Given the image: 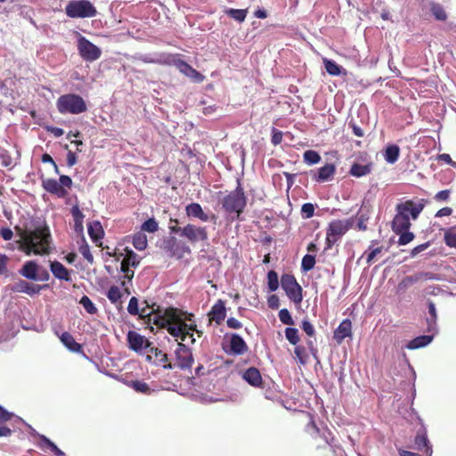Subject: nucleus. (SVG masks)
Segmentation results:
<instances>
[{
	"label": "nucleus",
	"mask_w": 456,
	"mask_h": 456,
	"mask_svg": "<svg viewBox=\"0 0 456 456\" xmlns=\"http://www.w3.org/2000/svg\"><path fill=\"white\" fill-rule=\"evenodd\" d=\"M151 308V311L148 308H143L141 314L142 318H147V323L166 328L171 336L179 338L182 341H185L189 338L191 343L193 344L195 338L192 331H197L199 336L202 333L196 330V324H187L182 317V313L176 308L162 309L155 303L152 304Z\"/></svg>",
	"instance_id": "f257e3e1"
},
{
	"label": "nucleus",
	"mask_w": 456,
	"mask_h": 456,
	"mask_svg": "<svg viewBox=\"0 0 456 456\" xmlns=\"http://www.w3.org/2000/svg\"><path fill=\"white\" fill-rule=\"evenodd\" d=\"M18 248L27 256L50 253L51 233L48 226H37L33 230H20Z\"/></svg>",
	"instance_id": "f03ea898"
},
{
	"label": "nucleus",
	"mask_w": 456,
	"mask_h": 456,
	"mask_svg": "<svg viewBox=\"0 0 456 456\" xmlns=\"http://www.w3.org/2000/svg\"><path fill=\"white\" fill-rule=\"evenodd\" d=\"M427 202V200L419 199L416 202L411 200H408L397 204L395 207L396 214L392 221L393 232L410 230L411 225L410 216L412 220H416L424 209Z\"/></svg>",
	"instance_id": "7ed1b4c3"
},
{
	"label": "nucleus",
	"mask_w": 456,
	"mask_h": 456,
	"mask_svg": "<svg viewBox=\"0 0 456 456\" xmlns=\"http://www.w3.org/2000/svg\"><path fill=\"white\" fill-rule=\"evenodd\" d=\"M144 62L149 63H159L163 65H173L175 66L182 74L191 78L192 81L196 83L203 82L205 79V76L200 72L192 68L190 64H188L185 61L177 57V55L169 54L165 57L163 60H148L147 58L143 59Z\"/></svg>",
	"instance_id": "20e7f679"
},
{
	"label": "nucleus",
	"mask_w": 456,
	"mask_h": 456,
	"mask_svg": "<svg viewBox=\"0 0 456 456\" xmlns=\"http://www.w3.org/2000/svg\"><path fill=\"white\" fill-rule=\"evenodd\" d=\"M221 203L226 213L236 214V218L240 219L247 204V198L240 182L234 191L223 198Z\"/></svg>",
	"instance_id": "39448f33"
},
{
	"label": "nucleus",
	"mask_w": 456,
	"mask_h": 456,
	"mask_svg": "<svg viewBox=\"0 0 456 456\" xmlns=\"http://www.w3.org/2000/svg\"><path fill=\"white\" fill-rule=\"evenodd\" d=\"M56 107L61 114L78 115L87 110V106L83 99L76 94L61 95L56 101Z\"/></svg>",
	"instance_id": "423d86ee"
},
{
	"label": "nucleus",
	"mask_w": 456,
	"mask_h": 456,
	"mask_svg": "<svg viewBox=\"0 0 456 456\" xmlns=\"http://www.w3.org/2000/svg\"><path fill=\"white\" fill-rule=\"evenodd\" d=\"M65 12L69 18H91L97 14L93 4L88 0H72L65 7Z\"/></svg>",
	"instance_id": "0eeeda50"
},
{
	"label": "nucleus",
	"mask_w": 456,
	"mask_h": 456,
	"mask_svg": "<svg viewBox=\"0 0 456 456\" xmlns=\"http://www.w3.org/2000/svg\"><path fill=\"white\" fill-rule=\"evenodd\" d=\"M353 221L333 220L330 223L326 232L325 249H330L332 246L352 227Z\"/></svg>",
	"instance_id": "6e6552de"
},
{
	"label": "nucleus",
	"mask_w": 456,
	"mask_h": 456,
	"mask_svg": "<svg viewBox=\"0 0 456 456\" xmlns=\"http://www.w3.org/2000/svg\"><path fill=\"white\" fill-rule=\"evenodd\" d=\"M281 286L290 301L295 305L301 304L303 300V289L293 274H282L281 277Z\"/></svg>",
	"instance_id": "1a4fd4ad"
},
{
	"label": "nucleus",
	"mask_w": 456,
	"mask_h": 456,
	"mask_svg": "<svg viewBox=\"0 0 456 456\" xmlns=\"http://www.w3.org/2000/svg\"><path fill=\"white\" fill-rule=\"evenodd\" d=\"M42 185L47 192L62 199L68 195L66 188H71L72 180L69 175H60L59 182L53 178H48L43 180Z\"/></svg>",
	"instance_id": "9d476101"
},
{
	"label": "nucleus",
	"mask_w": 456,
	"mask_h": 456,
	"mask_svg": "<svg viewBox=\"0 0 456 456\" xmlns=\"http://www.w3.org/2000/svg\"><path fill=\"white\" fill-rule=\"evenodd\" d=\"M19 273L22 277L30 281H47L50 280V273L48 271L33 260L25 262L19 270Z\"/></svg>",
	"instance_id": "9b49d317"
},
{
	"label": "nucleus",
	"mask_w": 456,
	"mask_h": 456,
	"mask_svg": "<svg viewBox=\"0 0 456 456\" xmlns=\"http://www.w3.org/2000/svg\"><path fill=\"white\" fill-rule=\"evenodd\" d=\"M77 50L81 58L86 61H94L102 54V51L97 45L82 36L77 40Z\"/></svg>",
	"instance_id": "f8f14e48"
},
{
	"label": "nucleus",
	"mask_w": 456,
	"mask_h": 456,
	"mask_svg": "<svg viewBox=\"0 0 456 456\" xmlns=\"http://www.w3.org/2000/svg\"><path fill=\"white\" fill-rule=\"evenodd\" d=\"M183 237L191 244L199 241H206L208 239V232L206 226H198L193 224H187L183 227Z\"/></svg>",
	"instance_id": "ddd939ff"
},
{
	"label": "nucleus",
	"mask_w": 456,
	"mask_h": 456,
	"mask_svg": "<svg viewBox=\"0 0 456 456\" xmlns=\"http://www.w3.org/2000/svg\"><path fill=\"white\" fill-rule=\"evenodd\" d=\"M176 363L175 366L182 370L191 369L194 362L191 349L182 342L177 344V348L175 351Z\"/></svg>",
	"instance_id": "4468645a"
},
{
	"label": "nucleus",
	"mask_w": 456,
	"mask_h": 456,
	"mask_svg": "<svg viewBox=\"0 0 456 456\" xmlns=\"http://www.w3.org/2000/svg\"><path fill=\"white\" fill-rule=\"evenodd\" d=\"M162 248L170 257H183V252L190 253L187 246H181L175 237H169L163 241Z\"/></svg>",
	"instance_id": "2eb2a0df"
},
{
	"label": "nucleus",
	"mask_w": 456,
	"mask_h": 456,
	"mask_svg": "<svg viewBox=\"0 0 456 456\" xmlns=\"http://www.w3.org/2000/svg\"><path fill=\"white\" fill-rule=\"evenodd\" d=\"M125 250L126 256L121 262L120 270L125 273V278L131 281L134 277V272L130 270L129 267H136L140 263V258L133 250L128 249L127 248Z\"/></svg>",
	"instance_id": "dca6fc26"
},
{
	"label": "nucleus",
	"mask_w": 456,
	"mask_h": 456,
	"mask_svg": "<svg viewBox=\"0 0 456 456\" xmlns=\"http://www.w3.org/2000/svg\"><path fill=\"white\" fill-rule=\"evenodd\" d=\"M47 287V285L41 286L20 279L11 286V290L15 293H26L29 296H33L39 294L43 289Z\"/></svg>",
	"instance_id": "f3484780"
},
{
	"label": "nucleus",
	"mask_w": 456,
	"mask_h": 456,
	"mask_svg": "<svg viewBox=\"0 0 456 456\" xmlns=\"http://www.w3.org/2000/svg\"><path fill=\"white\" fill-rule=\"evenodd\" d=\"M127 343L129 348L138 352L143 348H149L151 346V343L148 341L143 336L136 331L129 330L127 333Z\"/></svg>",
	"instance_id": "a211bd4d"
},
{
	"label": "nucleus",
	"mask_w": 456,
	"mask_h": 456,
	"mask_svg": "<svg viewBox=\"0 0 456 456\" xmlns=\"http://www.w3.org/2000/svg\"><path fill=\"white\" fill-rule=\"evenodd\" d=\"M185 213L188 217L198 218L202 222H208L209 220L215 221L216 219V215L212 214L211 216H208L203 211L200 204L196 202L188 204L185 207Z\"/></svg>",
	"instance_id": "6ab92c4d"
},
{
	"label": "nucleus",
	"mask_w": 456,
	"mask_h": 456,
	"mask_svg": "<svg viewBox=\"0 0 456 456\" xmlns=\"http://www.w3.org/2000/svg\"><path fill=\"white\" fill-rule=\"evenodd\" d=\"M336 173V167L334 164L327 163L320 167L317 172L312 175L314 181L317 183H324L333 179Z\"/></svg>",
	"instance_id": "aec40b11"
},
{
	"label": "nucleus",
	"mask_w": 456,
	"mask_h": 456,
	"mask_svg": "<svg viewBox=\"0 0 456 456\" xmlns=\"http://www.w3.org/2000/svg\"><path fill=\"white\" fill-rule=\"evenodd\" d=\"M308 428H311L313 429L314 434H312V436L314 438L319 436L324 442L323 444H318V446H317L318 448H325L327 445H331L332 444L333 440H334V436H333L332 433L330 432V430H329L328 428H324V429L321 430L317 427V425L315 424V422L314 420H312L308 424Z\"/></svg>",
	"instance_id": "412c9836"
},
{
	"label": "nucleus",
	"mask_w": 456,
	"mask_h": 456,
	"mask_svg": "<svg viewBox=\"0 0 456 456\" xmlns=\"http://www.w3.org/2000/svg\"><path fill=\"white\" fill-rule=\"evenodd\" d=\"M209 320L215 322L217 325H220L226 317V308L224 301L219 299L211 307L208 313Z\"/></svg>",
	"instance_id": "4be33fe9"
},
{
	"label": "nucleus",
	"mask_w": 456,
	"mask_h": 456,
	"mask_svg": "<svg viewBox=\"0 0 456 456\" xmlns=\"http://www.w3.org/2000/svg\"><path fill=\"white\" fill-rule=\"evenodd\" d=\"M352 336V322L349 319L343 320L338 327L334 331L333 338L338 344H341L342 341Z\"/></svg>",
	"instance_id": "5701e85b"
},
{
	"label": "nucleus",
	"mask_w": 456,
	"mask_h": 456,
	"mask_svg": "<svg viewBox=\"0 0 456 456\" xmlns=\"http://www.w3.org/2000/svg\"><path fill=\"white\" fill-rule=\"evenodd\" d=\"M248 350L244 339L238 334H232L230 338V353L241 355Z\"/></svg>",
	"instance_id": "b1692460"
},
{
	"label": "nucleus",
	"mask_w": 456,
	"mask_h": 456,
	"mask_svg": "<svg viewBox=\"0 0 456 456\" xmlns=\"http://www.w3.org/2000/svg\"><path fill=\"white\" fill-rule=\"evenodd\" d=\"M433 273L428 272H420L418 273H415L414 275L411 276H405L401 282L399 283L400 289H407L412 284L419 281H426V280H431L433 279Z\"/></svg>",
	"instance_id": "393cba45"
},
{
	"label": "nucleus",
	"mask_w": 456,
	"mask_h": 456,
	"mask_svg": "<svg viewBox=\"0 0 456 456\" xmlns=\"http://www.w3.org/2000/svg\"><path fill=\"white\" fill-rule=\"evenodd\" d=\"M414 444L417 450L424 452L427 456H431L432 447L429 444V441L425 431L418 432L414 439Z\"/></svg>",
	"instance_id": "a878e982"
},
{
	"label": "nucleus",
	"mask_w": 456,
	"mask_h": 456,
	"mask_svg": "<svg viewBox=\"0 0 456 456\" xmlns=\"http://www.w3.org/2000/svg\"><path fill=\"white\" fill-rule=\"evenodd\" d=\"M50 270L53 276L61 281H69V271L59 261L50 262Z\"/></svg>",
	"instance_id": "bb28decb"
},
{
	"label": "nucleus",
	"mask_w": 456,
	"mask_h": 456,
	"mask_svg": "<svg viewBox=\"0 0 456 456\" xmlns=\"http://www.w3.org/2000/svg\"><path fill=\"white\" fill-rule=\"evenodd\" d=\"M149 352L154 355L156 364L161 365L166 370L174 369L175 365L169 362L167 354L162 350L155 346H151Z\"/></svg>",
	"instance_id": "cd10ccee"
},
{
	"label": "nucleus",
	"mask_w": 456,
	"mask_h": 456,
	"mask_svg": "<svg viewBox=\"0 0 456 456\" xmlns=\"http://www.w3.org/2000/svg\"><path fill=\"white\" fill-rule=\"evenodd\" d=\"M243 379L251 386L261 387L263 385L262 376L260 371L255 368H248L243 374Z\"/></svg>",
	"instance_id": "c85d7f7f"
},
{
	"label": "nucleus",
	"mask_w": 456,
	"mask_h": 456,
	"mask_svg": "<svg viewBox=\"0 0 456 456\" xmlns=\"http://www.w3.org/2000/svg\"><path fill=\"white\" fill-rule=\"evenodd\" d=\"M60 339L62 342V344L71 352L78 353L82 351V346L76 342L73 336L64 331L61 336Z\"/></svg>",
	"instance_id": "c756f323"
},
{
	"label": "nucleus",
	"mask_w": 456,
	"mask_h": 456,
	"mask_svg": "<svg viewBox=\"0 0 456 456\" xmlns=\"http://www.w3.org/2000/svg\"><path fill=\"white\" fill-rule=\"evenodd\" d=\"M324 67L326 71L331 76H339L347 74L346 70L344 69L341 66L337 64L334 61L329 60L327 58L322 59Z\"/></svg>",
	"instance_id": "7c9ffc66"
},
{
	"label": "nucleus",
	"mask_w": 456,
	"mask_h": 456,
	"mask_svg": "<svg viewBox=\"0 0 456 456\" xmlns=\"http://www.w3.org/2000/svg\"><path fill=\"white\" fill-rule=\"evenodd\" d=\"M70 212H71V215H72V217L74 220V230L77 232H82L84 230V225H83L84 217H85L84 214L79 209L78 205H74L71 208Z\"/></svg>",
	"instance_id": "2f4dec72"
},
{
	"label": "nucleus",
	"mask_w": 456,
	"mask_h": 456,
	"mask_svg": "<svg viewBox=\"0 0 456 456\" xmlns=\"http://www.w3.org/2000/svg\"><path fill=\"white\" fill-rule=\"evenodd\" d=\"M88 234L94 242H98L102 239L104 232L102 224L98 221H94L88 224Z\"/></svg>",
	"instance_id": "473e14b6"
},
{
	"label": "nucleus",
	"mask_w": 456,
	"mask_h": 456,
	"mask_svg": "<svg viewBox=\"0 0 456 456\" xmlns=\"http://www.w3.org/2000/svg\"><path fill=\"white\" fill-rule=\"evenodd\" d=\"M372 164L361 165L354 163L350 168L349 174L354 177H362L371 172Z\"/></svg>",
	"instance_id": "72a5a7b5"
},
{
	"label": "nucleus",
	"mask_w": 456,
	"mask_h": 456,
	"mask_svg": "<svg viewBox=\"0 0 456 456\" xmlns=\"http://www.w3.org/2000/svg\"><path fill=\"white\" fill-rule=\"evenodd\" d=\"M432 339H433V336H428V335L419 336V337L411 339L408 343L407 348L413 350V349H418V348L426 346L432 341Z\"/></svg>",
	"instance_id": "f704fd0d"
},
{
	"label": "nucleus",
	"mask_w": 456,
	"mask_h": 456,
	"mask_svg": "<svg viewBox=\"0 0 456 456\" xmlns=\"http://www.w3.org/2000/svg\"><path fill=\"white\" fill-rule=\"evenodd\" d=\"M146 304V306L145 307H142L141 310H139V307H138V299L135 297H132L129 300V303H128V305H127V311L130 314L132 315H137L139 314V316L142 319V317L141 316V314H142V310L143 308H148L149 311L151 310V306L152 305H149L147 303V301L144 302ZM143 320H145V322H147V318H143Z\"/></svg>",
	"instance_id": "c9c22d12"
},
{
	"label": "nucleus",
	"mask_w": 456,
	"mask_h": 456,
	"mask_svg": "<svg viewBox=\"0 0 456 456\" xmlns=\"http://www.w3.org/2000/svg\"><path fill=\"white\" fill-rule=\"evenodd\" d=\"M400 155V148L396 144L388 145L385 151V159L387 163L394 164Z\"/></svg>",
	"instance_id": "e433bc0d"
},
{
	"label": "nucleus",
	"mask_w": 456,
	"mask_h": 456,
	"mask_svg": "<svg viewBox=\"0 0 456 456\" xmlns=\"http://www.w3.org/2000/svg\"><path fill=\"white\" fill-rule=\"evenodd\" d=\"M444 241L449 248H456V225L444 229Z\"/></svg>",
	"instance_id": "4c0bfd02"
},
{
	"label": "nucleus",
	"mask_w": 456,
	"mask_h": 456,
	"mask_svg": "<svg viewBox=\"0 0 456 456\" xmlns=\"http://www.w3.org/2000/svg\"><path fill=\"white\" fill-rule=\"evenodd\" d=\"M375 243H377V241L372 240L371 245L369 247L368 250L365 251L362 256V257L366 256V262L368 265H370L375 261L376 256L383 250V247L373 248Z\"/></svg>",
	"instance_id": "58836bf2"
},
{
	"label": "nucleus",
	"mask_w": 456,
	"mask_h": 456,
	"mask_svg": "<svg viewBox=\"0 0 456 456\" xmlns=\"http://www.w3.org/2000/svg\"><path fill=\"white\" fill-rule=\"evenodd\" d=\"M147 245H148V240H147V237L144 232L140 231L134 234L133 246L137 250H140V251L144 250L147 248Z\"/></svg>",
	"instance_id": "ea45409f"
},
{
	"label": "nucleus",
	"mask_w": 456,
	"mask_h": 456,
	"mask_svg": "<svg viewBox=\"0 0 456 456\" xmlns=\"http://www.w3.org/2000/svg\"><path fill=\"white\" fill-rule=\"evenodd\" d=\"M40 445L41 447L46 446L48 449H50L56 456H66L65 453L57 447V445L52 442L48 437L45 436H40Z\"/></svg>",
	"instance_id": "a19ab883"
},
{
	"label": "nucleus",
	"mask_w": 456,
	"mask_h": 456,
	"mask_svg": "<svg viewBox=\"0 0 456 456\" xmlns=\"http://www.w3.org/2000/svg\"><path fill=\"white\" fill-rule=\"evenodd\" d=\"M40 445L41 447L46 446L48 449H50L56 456H66L65 453L57 447V445L52 442L48 437L45 436H40Z\"/></svg>",
	"instance_id": "79ce46f5"
},
{
	"label": "nucleus",
	"mask_w": 456,
	"mask_h": 456,
	"mask_svg": "<svg viewBox=\"0 0 456 456\" xmlns=\"http://www.w3.org/2000/svg\"><path fill=\"white\" fill-rule=\"evenodd\" d=\"M40 445L41 447L46 446L48 449H50L56 456H66L65 453L57 447V445L52 442L48 437L45 436H40Z\"/></svg>",
	"instance_id": "37998d69"
},
{
	"label": "nucleus",
	"mask_w": 456,
	"mask_h": 456,
	"mask_svg": "<svg viewBox=\"0 0 456 456\" xmlns=\"http://www.w3.org/2000/svg\"><path fill=\"white\" fill-rule=\"evenodd\" d=\"M430 11L437 20L444 21L447 20V13L440 4L431 3Z\"/></svg>",
	"instance_id": "c03bdc74"
},
{
	"label": "nucleus",
	"mask_w": 456,
	"mask_h": 456,
	"mask_svg": "<svg viewBox=\"0 0 456 456\" xmlns=\"http://www.w3.org/2000/svg\"><path fill=\"white\" fill-rule=\"evenodd\" d=\"M230 18L239 22H243L248 14V9H227L224 12Z\"/></svg>",
	"instance_id": "a18cd8bd"
},
{
	"label": "nucleus",
	"mask_w": 456,
	"mask_h": 456,
	"mask_svg": "<svg viewBox=\"0 0 456 456\" xmlns=\"http://www.w3.org/2000/svg\"><path fill=\"white\" fill-rule=\"evenodd\" d=\"M107 297L112 304H116L121 299L122 292L118 287L113 285L109 289Z\"/></svg>",
	"instance_id": "49530a36"
},
{
	"label": "nucleus",
	"mask_w": 456,
	"mask_h": 456,
	"mask_svg": "<svg viewBox=\"0 0 456 456\" xmlns=\"http://www.w3.org/2000/svg\"><path fill=\"white\" fill-rule=\"evenodd\" d=\"M159 230V224L155 220V218H149L144 223H142L141 226V231L142 232H147L150 233H154Z\"/></svg>",
	"instance_id": "de8ad7c7"
},
{
	"label": "nucleus",
	"mask_w": 456,
	"mask_h": 456,
	"mask_svg": "<svg viewBox=\"0 0 456 456\" xmlns=\"http://www.w3.org/2000/svg\"><path fill=\"white\" fill-rule=\"evenodd\" d=\"M303 158H304L305 162H306L309 165L317 164L321 160L320 154L317 151H313V150H308V151H305Z\"/></svg>",
	"instance_id": "09e8293b"
},
{
	"label": "nucleus",
	"mask_w": 456,
	"mask_h": 456,
	"mask_svg": "<svg viewBox=\"0 0 456 456\" xmlns=\"http://www.w3.org/2000/svg\"><path fill=\"white\" fill-rule=\"evenodd\" d=\"M79 303L83 305L85 310L90 314H95L98 311L97 307L93 303V301L86 295L81 297Z\"/></svg>",
	"instance_id": "8fccbe9b"
},
{
	"label": "nucleus",
	"mask_w": 456,
	"mask_h": 456,
	"mask_svg": "<svg viewBox=\"0 0 456 456\" xmlns=\"http://www.w3.org/2000/svg\"><path fill=\"white\" fill-rule=\"evenodd\" d=\"M268 288L270 291H275L279 288L278 274L275 271L271 270L267 273Z\"/></svg>",
	"instance_id": "3c124183"
},
{
	"label": "nucleus",
	"mask_w": 456,
	"mask_h": 456,
	"mask_svg": "<svg viewBox=\"0 0 456 456\" xmlns=\"http://www.w3.org/2000/svg\"><path fill=\"white\" fill-rule=\"evenodd\" d=\"M395 233L400 235L398 239L399 245H407L413 240L415 235L409 230H403V232H395Z\"/></svg>",
	"instance_id": "603ef678"
},
{
	"label": "nucleus",
	"mask_w": 456,
	"mask_h": 456,
	"mask_svg": "<svg viewBox=\"0 0 456 456\" xmlns=\"http://www.w3.org/2000/svg\"><path fill=\"white\" fill-rule=\"evenodd\" d=\"M285 337L288 341L294 346H296L300 340L298 330L296 328H286Z\"/></svg>",
	"instance_id": "864d4df0"
},
{
	"label": "nucleus",
	"mask_w": 456,
	"mask_h": 456,
	"mask_svg": "<svg viewBox=\"0 0 456 456\" xmlns=\"http://www.w3.org/2000/svg\"><path fill=\"white\" fill-rule=\"evenodd\" d=\"M429 317L427 319L428 324V330H431L432 326H434L436 322L437 314L436 310V305L432 301H428V304Z\"/></svg>",
	"instance_id": "5fc2aeb1"
},
{
	"label": "nucleus",
	"mask_w": 456,
	"mask_h": 456,
	"mask_svg": "<svg viewBox=\"0 0 456 456\" xmlns=\"http://www.w3.org/2000/svg\"><path fill=\"white\" fill-rule=\"evenodd\" d=\"M315 256L313 255L306 254L304 256L301 263V269L304 272H308L314 267Z\"/></svg>",
	"instance_id": "6e6d98bb"
},
{
	"label": "nucleus",
	"mask_w": 456,
	"mask_h": 456,
	"mask_svg": "<svg viewBox=\"0 0 456 456\" xmlns=\"http://www.w3.org/2000/svg\"><path fill=\"white\" fill-rule=\"evenodd\" d=\"M131 387L139 393L149 395L151 388L147 383L140 380L132 381Z\"/></svg>",
	"instance_id": "4d7b16f0"
},
{
	"label": "nucleus",
	"mask_w": 456,
	"mask_h": 456,
	"mask_svg": "<svg viewBox=\"0 0 456 456\" xmlns=\"http://www.w3.org/2000/svg\"><path fill=\"white\" fill-rule=\"evenodd\" d=\"M279 318H280V321L283 324H286V325H293L294 324V321L290 315V313L286 308L280 310Z\"/></svg>",
	"instance_id": "13d9d810"
},
{
	"label": "nucleus",
	"mask_w": 456,
	"mask_h": 456,
	"mask_svg": "<svg viewBox=\"0 0 456 456\" xmlns=\"http://www.w3.org/2000/svg\"><path fill=\"white\" fill-rule=\"evenodd\" d=\"M294 353H295L296 357L299 360V362L301 364H305L306 362L307 355L305 353V348L304 346H296L294 349Z\"/></svg>",
	"instance_id": "bf43d9fd"
},
{
	"label": "nucleus",
	"mask_w": 456,
	"mask_h": 456,
	"mask_svg": "<svg viewBox=\"0 0 456 456\" xmlns=\"http://www.w3.org/2000/svg\"><path fill=\"white\" fill-rule=\"evenodd\" d=\"M301 213L304 217L310 218L314 214V207L312 203H305L301 208Z\"/></svg>",
	"instance_id": "052dcab7"
},
{
	"label": "nucleus",
	"mask_w": 456,
	"mask_h": 456,
	"mask_svg": "<svg viewBox=\"0 0 456 456\" xmlns=\"http://www.w3.org/2000/svg\"><path fill=\"white\" fill-rule=\"evenodd\" d=\"M79 252L83 256L85 259H86L90 264L94 263V256L90 251V248L88 245H83L79 248Z\"/></svg>",
	"instance_id": "680f3d73"
},
{
	"label": "nucleus",
	"mask_w": 456,
	"mask_h": 456,
	"mask_svg": "<svg viewBox=\"0 0 456 456\" xmlns=\"http://www.w3.org/2000/svg\"><path fill=\"white\" fill-rule=\"evenodd\" d=\"M170 224H175L174 225L169 226V230L171 233H177L181 237H183V227L179 226L178 219L170 218Z\"/></svg>",
	"instance_id": "e2e57ef3"
},
{
	"label": "nucleus",
	"mask_w": 456,
	"mask_h": 456,
	"mask_svg": "<svg viewBox=\"0 0 456 456\" xmlns=\"http://www.w3.org/2000/svg\"><path fill=\"white\" fill-rule=\"evenodd\" d=\"M283 134L281 131L273 128L271 142L273 145H279L282 142Z\"/></svg>",
	"instance_id": "0e129e2a"
},
{
	"label": "nucleus",
	"mask_w": 456,
	"mask_h": 456,
	"mask_svg": "<svg viewBox=\"0 0 456 456\" xmlns=\"http://www.w3.org/2000/svg\"><path fill=\"white\" fill-rule=\"evenodd\" d=\"M13 414L0 405V424L5 423L12 418Z\"/></svg>",
	"instance_id": "69168bd1"
},
{
	"label": "nucleus",
	"mask_w": 456,
	"mask_h": 456,
	"mask_svg": "<svg viewBox=\"0 0 456 456\" xmlns=\"http://www.w3.org/2000/svg\"><path fill=\"white\" fill-rule=\"evenodd\" d=\"M301 328L309 337H313L314 335V328L308 320H304L302 322Z\"/></svg>",
	"instance_id": "338daca9"
},
{
	"label": "nucleus",
	"mask_w": 456,
	"mask_h": 456,
	"mask_svg": "<svg viewBox=\"0 0 456 456\" xmlns=\"http://www.w3.org/2000/svg\"><path fill=\"white\" fill-rule=\"evenodd\" d=\"M268 306L271 309H278L280 306V299L276 295H271L267 299Z\"/></svg>",
	"instance_id": "774afa93"
}]
</instances>
